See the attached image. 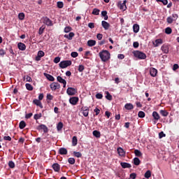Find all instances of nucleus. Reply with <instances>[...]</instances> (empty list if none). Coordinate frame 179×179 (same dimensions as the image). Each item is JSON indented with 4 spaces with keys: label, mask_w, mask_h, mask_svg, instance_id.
I'll use <instances>...</instances> for the list:
<instances>
[{
    "label": "nucleus",
    "mask_w": 179,
    "mask_h": 179,
    "mask_svg": "<svg viewBox=\"0 0 179 179\" xmlns=\"http://www.w3.org/2000/svg\"><path fill=\"white\" fill-rule=\"evenodd\" d=\"M99 57L102 62H107L110 59V52L103 50L99 52Z\"/></svg>",
    "instance_id": "1"
},
{
    "label": "nucleus",
    "mask_w": 179,
    "mask_h": 179,
    "mask_svg": "<svg viewBox=\"0 0 179 179\" xmlns=\"http://www.w3.org/2000/svg\"><path fill=\"white\" fill-rule=\"evenodd\" d=\"M134 57L138 58V59H146V54L139 50H136L134 52Z\"/></svg>",
    "instance_id": "2"
},
{
    "label": "nucleus",
    "mask_w": 179,
    "mask_h": 179,
    "mask_svg": "<svg viewBox=\"0 0 179 179\" xmlns=\"http://www.w3.org/2000/svg\"><path fill=\"white\" fill-rule=\"evenodd\" d=\"M59 65L61 69H64L65 68H68V66H71V65H72V62L71 60L62 61Z\"/></svg>",
    "instance_id": "3"
},
{
    "label": "nucleus",
    "mask_w": 179,
    "mask_h": 179,
    "mask_svg": "<svg viewBox=\"0 0 179 179\" xmlns=\"http://www.w3.org/2000/svg\"><path fill=\"white\" fill-rule=\"evenodd\" d=\"M117 6L120 10H127V0H124L123 3L119 1Z\"/></svg>",
    "instance_id": "4"
},
{
    "label": "nucleus",
    "mask_w": 179,
    "mask_h": 179,
    "mask_svg": "<svg viewBox=\"0 0 179 179\" xmlns=\"http://www.w3.org/2000/svg\"><path fill=\"white\" fill-rule=\"evenodd\" d=\"M50 87L51 90L55 92V90H58V89H61V85L58 83H52L50 85Z\"/></svg>",
    "instance_id": "5"
},
{
    "label": "nucleus",
    "mask_w": 179,
    "mask_h": 179,
    "mask_svg": "<svg viewBox=\"0 0 179 179\" xmlns=\"http://www.w3.org/2000/svg\"><path fill=\"white\" fill-rule=\"evenodd\" d=\"M66 93L69 96H75V94L77 93V91L76 89L73 87H69L66 90Z\"/></svg>",
    "instance_id": "6"
},
{
    "label": "nucleus",
    "mask_w": 179,
    "mask_h": 179,
    "mask_svg": "<svg viewBox=\"0 0 179 179\" xmlns=\"http://www.w3.org/2000/svg\"><path fill=\"white\" fill-rule=\"evenodd\" d=\"M78 101H79V98L78 96H73L69 99V103L70 104H72V106H76Z\"/></svg>",
    "instance_id": "7"
},
{
    "label": "nucleus",
    "mask_w": 179,
    "mask_h": 179,
    "mask_svg": "<svg viewBox=\"0 0 179 179\" xmlns=\"http://www.w3.org/2000/svg\"><path fill=\"white\" fill-rule=\"evenodd\" d=\"M45 55V53L43 50L38 52L37 56L36 57V61H41V58Z\"/></svg>",
    "instance_id": "8"
},
{
    "label": "nucleus",
    "mask_w": 179,
    "mask_h": 179,
    "mask_svg": "<svg viewBox=\"0 0 179 179\" xmlns=\"http://www.w3.org/2000/svg\"><path fill=\"white\" fill-rule=\"evenodd\" d=\"M43 22L44 24H46V26H52V21H51V20L48 17H43Z\"/></svg>",
    "instance_id": "9"
},
{
    "label": "nucleus",
    "mask_w": 179,
    "mask_h": 179,
    "mask_svg": "<svg viewBox=\"0 0 179 179\" xmlns=\"http://www.w3.org/2000/svg\"><path fill=\"white\" fill-rule=\"evenodd\" d=\"M81 111L84 117H87L89 115V108L87 106L83 107Z\"/></svg>",
    "instance_id": "10"
},
{
    "label": "nucleus",
    "mask_w": 179,
    "mask_h": 179,
    "mask_svg": "<svg viewBox=\"0 0 179 179\" xmlns=\"http://www.w3.org/2000/svg\"><path fill=\"white\" fill-rule=\"evenodd\" d=\"M150 75L152 77V78H155V76H157V69L151 67L150 69Z\"/></svg>",
    "instance_id": "11"
},
{
    "label": "nucleus",
    "mask_w": 179,
    "mask_h": 179,
    "mask_svg": "<svg viewBox=\"0 0 179 179\" xmlns=\"http://www.w3.org/2000/svg\"><path fill=\"white\" fill-rule=\"evenodd\" d=\"M57 82H59V83L63 84V87H66V80H65L61 76H57Z\"/></svg>",
    "instance_id": "12"
},
{
    "label": "nucleus",
    "mask_w": 179,
    "mask_h": 179,
    "mask_svg": "<svg viewBox=\"0 0 179 179\" xmlns=\"http://www.w3.org/2000/svg\"><path fill=\"white\" fill-rule=\"evenodd\" d=\"M52 167L54 171H55L56 173H59V171L61 170V166H59L58 163L53 164Z\"/></svg>",
    "instance_id": "13"
},
{
    "label": "nucleus",
    "mask_w": 179,
    "mask_h": 179,
    "mask_svg": "<svg viewBox=\"0 0 179 179\" xmlns=\"http://www.w3.org/2000/svg\"><path fill=\"white\" fill-rule=\"evenodd\" d=\"M38 129L40 130H43V132L47 133L48 132V127H47V126H45V124H41L38 127Z\"/></svg>",
    "instance_id": "14"
},
{
    "label": "nucleus",
    "mask_w": 179,
    "mask_h": 179,
    "mask_svg": "<svg viewBox=\"0 0 179 179\" xmlns=\"http://www.w3.org/2000/svg\"><path fill=\"white\" fill-rule=\"evenodd\" d=\"M17 48L20 51H24L26 50V45L22 42L18 43Z\"/></svg>",
    "instance_id": "15"
},
{
    "label": "nucleus",
    "mask_w": 179,
    "mask_h": 179,
    "mask_svg": "<svg viewBox=\"0 0 179 179\" xmlns=\"http://www.w3.org/2000/svg\"><path fill=\"white\" fill-rule=\"evenodd\" d=\"M44 76L46 77L48 80H50V82H54L55 80V78H54V76H51L50 74H48L47 73H44Z\"/></svg>",
    "instance_id": "16"
},
{
    "label": "nucleus",
    "mask_w": 179,
    "mask_h": 179,
    "mask_svg": "<svg viewBox=\"0 0 179 179\" xmlns=\"http://www.w3.org/2000/svg\"><path fill=\"white\" fill-rule=\"evenodd\" d=\"M33 103L38 107H40V108H43V103H41V101H40L38 99H34L33 101Z\"/></svg>",
    "instance_id": "17"
},
{
    "label": "nucleus",
    "mask_w": 179,
    "mask_h": 179,
    "mask_svg": "<svg viewBox=\"0 0 179 179\" xmlns=\"http://www.w3.org/2000/svg\"><path fill=\"white\" fill-rule=\"evenodd\" d=\"M120 165L122 167V169H131V167H132V166H131L130 164L127 162H121Z\"/></svg>",
    "instance_id": "18"
},
{
    "label": "nucleus",
    "mask_w": 179,
    "mask_h": 179,
    "mask_svg": "<svg viewBox=\"0 0 179 179\" xmlns=\"http://www.w3.org/2000/svg\"><path fill=\"white\" fill-rule=\"evenodd\" d=\"M161 50L164 54H169V45H163L161 48Z\"/></svg>",
    "instance_id": "19"
},
{
    "label": "nucleus",
    "mask_w": 179,
    "mask_h": 179,
    "mask_svg": "<svg viewBox=\"0 0 179 179\" xmlns=\"http://www.w3.org/2000/svg\"><path fill=\"white\" fill-rule=\"evenodd\" d=\"M117 152L119 156H121L122 157L125 156V152L124 151V149L121 148V147L117 148Z\"/></svg>",
    "instance_id": "20"
},
{
    "label": "nucleus",
    "mask_w": 179,
    "mask_h": 179,
    "mask_svg": "<svg viewBox=\"0 0 179 179\" xmlns=\"http://www.w3.org/2000/svg\"><path fill=\"white\" fill-rule=\"evenodd\" d=\"M101 24L105 30H108L110 28V24L106 21H102Z\"/></svg>",
    "instance_id": "21"
},
{
    "label": "nucleus",
    "mask_w": 179,
    "mask_h": 179,
    "mask_svg": "<svg viewBox=\"0 0 179 179\" xmlns=\"http://www.w3.org/2000/svg\"><path fill=\"white\" fill-rule=\"evenodd\" d=\"M152 117H153L154 120H155V121H159V120H160V115L156 111H154L152 113Z\"/></svg>",
    "instance_id": "22"
},
{
    "label": "nucleus",
    "mask_w": 179,
    "mask_h": 179,
    "mask_svg": "<svg viewBox=\"0 0 179 179\" xmlns=\"http://www.w3.org/2000/svg\"><path fill=\"white\" fill-rule=\"evenodd\" d=\"M59 155H68V150L65 148H61L59 150Z\"/></svg>",
    "instance_id": "23"
},
{
    "label": "nucleus",
    "mask_w": 179,
    "mask_h": 179,
    "mask_svg": "<svg viewBox=\"0 0 179 179\" xmlns=\"http://www.w3.org/2000/svg\"><path fill=\"white\" fill-rule=\"evenodd\" d=\"M75 36V34L73 32H70L69 34H65L64 37L65 38H68V40H72V38H73Z\"/></svg>",
    "instance_id": "24"
},
{
    "label": "nucleus",
    "mask_w": 179,
    "mask_h": 179,
    "mask_svg": "<svg viewBox=\"0 0 179 179\" xmlns=\"http://www.w3.org/2000/svg\"><path fill=\"white\" fill-rule=\"evenodd\" d=\"M160 44H163V40L161 38L155 40V42L154 43L155 47H159Z\"/></svg>",
    "instance_id": "25"
},
{
    "label": "nucleus",
    "mask_w": 179,
    "mask_h": 179,
    "mask_svg": "<svg viewBox=\"0 0 179 179\" xmlns=\"http://www.w3.org/2000/svg\"><path fill=\"white\" fill-rule=\"evenodd\" d=\"M133 31H134V33H138L139 32V24H134L133 25Z\"/></svg>",
    "instance_id": "26"
},
{
    "label": "nucleus",
    "mask_w": 179,
    "mask_h": 179,
    "mask_svg": "<svg viewBox=\"0 0 179 179\" xmlns=\"http://www.w3.org/2000/svg\"><path fill=\"white\" fill-rule=\"evenodd\" d=\"M124 108L126 110H134V105L132 103H126L124 105Z\"/></svg>",
    "instance_id": "27"
},
{
    "label": "nucleus",
    "mask_w": 179,
    "mask_h": 179,
    "mask_svg": "<svg viewBox=\"0 0 179 179\" xmlns=\"http://www.w3.org/2000/svg\"><path fill=\"white\" fill-rule=\"evenodd\" d=\"M133 162L134 166H139V164H141V159H139L138 157H135L133 159Z\"/></svg>",
    "instance_id": "28"
},
{
    "label": "nucleus",
    "mask_w": 179,
    "mask_h": 179,
    "mask_svg": "<svg viewBox=\"0 0 179 179\" xmlns=\"http://www.w3.org/2000/svg\"><path fill=\"white\" fill-rule=\"evenodd\" d=\"M76 145H78V137L74 136L72 138V146H76Z\"/></svg>",
    "instance_id": "29"
},
{
    "label": "nucleus",
    "mask_w": 179,
    "mask_h": 179,
    "mask_svg": "<svg viewBox=\"0 0 179 179\" xmlns=\"http://www.w3.org/2000/svg\"><path fill=\"white\" fill-rule=\"evenodd\" d=\"M87 45L89 47H93L94 45H96V41L94 40H90L87 41Z\"/></svg>",
    "instance_id": "30"
},
{
    "label": "nucleus",
    "mask_w": 179,
    "mask_h": 179,
    "mask_svg": "<svg viewBox=\"0 0 179 179\" xmlns=\"http://www.w3.org/2000/svg\"><path fill=\"white\" fill-rule=\"evenodd\" d=\"M62 128H64V123H62V122H60L57 125V131H62Z\"/></svg>",
    "instance_id": "31"
},
{
    "label": "nucleus",
    "mask_w": 179,
    "mask_h": 179,
    "mask_svg": "<svg viewBox=\"0 0 179 179\" xmlns=\"http://www.w3.org/2000/svg\"><path fill=\"white\" fill-rule=\"evenodd\" d=\"M92 134H93V136H95V138H100V136H101L100 131L97 130L94 131Z\"/></svg>",
    "instance_id": "32"
},
{
    "label": "nucleus",
    "mask_w": 179,
    "mask_h": 179,
    "mask_svg": "<svg viewBox=\"0 0 179 179\" xmlns=\"http://www.w3.org/2000/svg\"><path fill=\"white\" fill-rule=\"evenodd\" d=\"M134 155L137 157H142V152L139 150H135Z\"/></svg>",
    "instance_id": "33"
},
{
    "label": "nucleus",
    "mask_w": 179,
    "mask_h": 179,
    "mask_svg": "<svg viewBox=\"0 0 179 179\" xmlns=\"http://www.w3.org/2000/svg\"><path fill=\"white\" fill-rule=\"evenodd\" d=\"M19 127L20 129H24V128L26 127V122L24 121H21L20 122Z\"/></svg>",
    "instance_id": "34"
},
{
    "label": "nucleus",
    "mask_w": 179,
    "mask_h": 179,
    "mask_svg": "<svg viewBox=\"0 0 179 179\" xmlns=\"http://www.w3.org/2000/svg\"><path fill=\"white\" fill-rule=\"evenodd\" d=\"M101 16L104 17V20H107L108 19V15H107V11L106 10L101 12Z\"/></svg>",
    "instance_id": "35"
},
{
    "label": "nucleus",
    "mask_w": 179,
    "mask_h": 179,
    "mask_svg": "<svg viewBox=\"0 0 179 179\" xmlns=\"http://www.w3.org/2000/svg\"><path fill=\"white\" fill-rule=\"evenodd\" d=\"M160 114L163 117H167V115H169V112H167L166 110H160Z\"/></svg>",
    "instance_id": "36"
},
{
    "label": "nucleus",
    "mask_w": 179,
    "mask_h": 179,
    "mask_svg": "<svg viewBox=\"0 0 179 179\" xmlns=\"http://www.w3.org/2000/svg\"><path fill=\"white\" fill-rule=\"evenodd\" d=\"M150 177H152V172H150V171H147L145 173V178H150Z\"/></svg>",
    "instance_id": "37"
},
{
    "label": "nucleus",
    "mask_w": 179,
    "mask_h": 179,
    "mask_svg": "<svg viewBox=\"0 0 179 179\" xmlns=\"http://www.w3.org/2000/svg\"><path fill=\"white\" fill-rule=\"evenodd\" d=\"M165 33L166 34H171V33H173V29H171L170 27H166L165 29Z\"/></svg>",
    "instance_id": "38"
},
{
    "label": "nucleus",
    "mask_w": 179,
    "mask_h": 179,
    "mask_svg": "<svg viewBox=\"0 0 179 179\" xmlns=\"http://www.w3.org/2000/svg\"><path fill=\"white\" fill-rule=\"evenodd\" d=\"M166 22H167V23H169V24H171V23H173V22H174V20H173V17L169 16V17H167Z\"/></svg>",
    "instance_id": "39"
},
{
    "label": "nucleus",
    "mask_w": 179,
    "mask_h": 179,
    "mask_svg": "<svg viewBox=\"0 0 179 179\" xmlns=\"http://www.w3.org/2000/svg\"><path fill=\"white\" fill-rule=\"evenodd\" d=\"M106 99H107V100H113V96H111V94H110V92H106Z\"/></svg>",
    "instance_id": "40"
},
{
    "label": "nucleus",
    "mask_w": 179,
    "mask_h": 179,
    "mask_svg": "<svg viewBox=\"0 0 179 179\" xmlns=\"http://www.w3.org/2000/svg\"><path fill=\"white\" fill-rule=\"evenodd\" d=\"M100 13V10L97 9V8H94L93 11H92V15H98Z\"/></svg>",
    "instance_id": "41"
},
{
    "label": "nucleus",
    "mask_w": 179,
    "mask_h": 179,
    "mask_svg": "<svg viewBox=\"0 0 179 179\" xmlns=\"http://www.w3.org/2000/svg\"><path fill=\"white\" fill-rule=\"evenodd\" d=\"M18 18L20 20H24V14L23 13H19Z\"/></svg>",
    "instance_id": "42"
},
{
    "label": "nucleus",
    "mask_w": 179,
    "mask_h": 179,
    "mask_svg": "<svg viewBox=\"0 0 179 179\" xmlns=\"http://www.w3.org/2000/svg\"><path fill=\"white\" fill-rule=\"evenodd\" d=\"M85 71V66L83 64H80L78 66V71L83 72Z\"/></svg>",
    "instance_id": "43"
},
{
    "label": "nucleus",
    "mask_w": 179,
    "mask_h": 179,
    "mask_svg": "<svg viewBox=\"0 0 179 179\" xmlns=\"http://www.w3.org/2000/svg\"><path fill=\"white\" fill-rule=\"evenodd\" d=\"M138 115L139 118H145V112L139 111Z\"/></svg>",
    "instance_id": "44"
},
{
    "label": "nucleus",
    "mask_w": 179,
    "mask_h": 179,
    "mask_svg": "<svg viewBox=\"0 0 179 179\" xmlns=\"http://www.w3.org/2000/svg\"><path fill=\"white\" fill-rule=\"evenodd\" d=\"M73 155L76 157H82V153H80V152L74 151Z\"/></svg>",
    "instance_id": "45"
},
{
    "label": "nucleus",
    "mask_w": 179,
    "mask_h": 179,
    "mask_svg": "<svg viewBox=\"0 0 179 179\" xmlns=\"http://www.w3.org/2000/svg\"><path fill=\"white\" fill-rule=\"evenodd\" d=\"M57 8H59V9H62V8H64V3L62 1H58Z\"/></svg>",
    "instance_id": "46"
},
{
    "label": "nucleus",
    "mask_w": 179,
    "mask_h": 179,
    "mask_svg": "<svg viewBox=\"0 0 179 179\" xmlns=\"http://www.w3.org/2000/svg\"><path fill=\"white\" fill-rule=\"evenodd\" d=\"M8 166L10 169H15V162H13V161H10L8 162Z\"/></svg>",
    "instance_id": "47"
},
{
    "label": "nucleus",
    "mask_w": 179,
    "mask_h": 179,
    "mask_svg": "<svg viewBox=\"0 0 179 179\" xmlns=\"http://www.w3.org/2000/svg\"><path fill=\"white\" fill-rule=\"evenodd\" d=\"M25 86L27 90H30V91L33 90V86H31L29 83H27Z\"/></svg>",
    "instance_id": "48"
},
{
    "label": "nucleus",
    "mask_w": 179,
    "mask_h": 179,
    "mask_svg": "<svg viewBox=\"0 0 179 179\" xmlns=\"http://www.w3.org/2000/svg\"><path fill=\"white\" fill-rule=\"evenodd\" d=\"M61 61V57H57L54 59L53 62L55 64H58Z\"/></svg>",
    "instance_id": "49"
},
{
    "label": "nucleus",
    "mask_w": 179,
    "mask_h": 179,
    "mask_svg": "<svg viewBox=\"0 0 179 179\" xmlns=\"http://www.w3.org/2000/svg\"><path fill=\"white\" fill-rule=\"evenodd\" d=\"M157 2H162L163 5H167L169 1L167 0H156Z\"/></svg>",
    "instance_id": "50"
},
{
    "label": "nucleus",
    "mask_w": 179,
    "mask_h": 179,
    "mask_svg": "<svg viewBox=\"0 0 179 179\" xmlns=\"http://www.w3.org/2000/svg\"><path fill=\"white\" fill-rule=\"evenodd\" d=\"M78 55H79V54H78L77 52H72L71 53V56L73 57V58H76V57H78Z\"/></svg>",
    "instance_id": "51"
},
{
    "label": "nucleus",
    "mask_w": 179,
    "mask_h": 179,
    "mask_svg": "<svg viewBox=\"0 0 179 179\" xmlns=\"http://www.w3.org/2000/svg\"><path fill=\"white\" fill-rule=\"evenodd\" d=\"M71 30H72V28L71 27H66L64 28L65 33H69V31H71Z\"/></svg>",
    "instance_id": "52"
},
{
    "label": "nucleus",
    "mask_w": 179,
    "mask_h": 179,
    "mask_svg": "<svg viewBox=\"0 0 179 179\" xmlns=\"http://www.w3.org/2000/svg\"><path fill=\"white\" fill-rule=\"evenodd\" d=\"M68 162L69 164H73L75 163V159L74 158H69Z\"/></svg>",
    "instance_id": "53"
},
{
    "label": "nucleus",
    "mask_w": 179,
    "mask_h": 179,
    "mask_svg": "<svg viewBox=\"0 0 179 179\" xmlns=\"http://www.w3.org/2000/svg\"><path fill=\"white\" fill-rule=\"evenodd\" d=\"M41 117V113L40 114H35L34 116V120H40Z\"/></svg>",
    "instance_id": "54"
},
{
    "label": "nucleus",
    "mask_w": 179,
    "mask_h": 179,
    "mask_svg": "<svg viewBox=\"0 0 179 179\" xmlns=\"http://www.w3.org/2000/svg\"><path fill=\"white\" fill-rule=\"evenodd\" d=\"M52 99H54V96L52 95H51V94H47V99L48 100L51 101V100H52Z\"/></svg>",
    "instance_id": "55"
},
{
    "label": "nucleus",
    "mask_w": 179,
    "mask_h": 179,
    "mask_svg": "<svg viewBox=\"0 0 179 179\" xmlns=\"http://www.w3.org/2000/svg\"><path fill=\"white\" fill-rule=\"evenodd\" d=\"M164 136H166V134H165L163 131H161V132L159 134V139H162V138H164Z\"/></svg>",
    "instance_id": "56"
},
{
    "label": "nucleus",
    "mask_w": 179,
    "mask_h": 179,
    "mask_svg": "<svg viewBox=\"0 0 179 179\" xmlns=\"http://www.w3.org/2000/svg\"><path fill=\"white\" fill-rule=\"evenodd\" d=\"M96 99H103V94L101 93H98L96 94Z\"/></svg>",
    "instance_id": "57"
},
{
    "label": "nucleus",
    "mask_w": 179,
    "mask_h": 179,
    "mask_svg": "<svg viewBox=\"0 0 179 179\" xmlns=\"http://www.w3.org/2000/svg\"><path fill=\"white\" fill-rule=\"evenodd\" d=\"M3 140L4 141H12V138L10 137V136H5L4 137H3Z\"/></svg>",
    "instance_id": "58"
},
{
    "label": "nucleus",
    "mask_w": 179,
    "mask_h": 179,
    "mask_svg": "<svg viewBox=\"0 0 179 179\" xmlns=\"http://www.w3.org/2000/svg\"><path fill=\"white\" fill-rule=\"evenodd\" d=\"M94 113H95V115H99V114H100V109H99L98 108H96L94 110Z\"/></svg>",
    "instance_id": "59"
},
{
    "label": "nucleus",
    "mask_w": 179,
    "mask_h": 179,
    "mask_svg": "<svg viewBox=\"0 0 179 179\" xmlns=\"http://www.w3.org/2000/svg\"><path fill=\"white\" fill-rule=\"evenodd\" d=\"M5 54H6V52H5V50L3 49H1L0 50V55H1V57H3V55H5Z\"/></svg>",
    "instance_id": "60"
},
{
    "label": "nucleus",
    "mask_w": 179,
    "mask_h": 179,
    "mask_svg": "<svg viewBox=\"0 0 179 179\" xmlns=\"http://www.w3.org/2000/svg\"><path fill=\"white\" fill-rule=\"evenodd\" d=\"M88 27H90V29H94V23L93 22H90L88 24Z\"/></svg>",
    "instance_id": "61"
},
{
    "label": "nucleus",
    "mask_w": 179,
    "mask_h": 179,
    "mask_svg": "<svg viewBox=\"0 0 179 179\" xmlns=\"http://www.w3.org/2000/svg\"><path fill=\"white\" fill-rule=\"evenodd\" d=\"M44 27H41L39 29L38 34L41 35L43 33H44Z\"/></svg>",
    "instance_id": "62"
},
{
    "label": "nucleus",
    "mask_w": 179,
    "mask_h": 179,
    "mask_svg": "<svg viewBox=\"0 0 179 179\" xmlns=\"http://www.w3.org/2000/svg\"><path fill=\"white\" fill-rule=\"evenodd\" d=\"M130 178H131V179L136 178V174L135 173H131L130 174Z\"/></svg>",
    "instance_id": "63"
},
{
    "label": "nucleus",
    "mask_w": 179,
    "mask_h": 179,
    "mask_svg": "<svg viewBox=\"0 0 179 179\" xmlns=\"http://www.w3.org/2000/svg\"><path fill=\"white\" fill-rule=\"evenodd\" d=\"M178 68H179V66L177 64H175L173 67V71H177Z\"/></svg>",
    "instance_id": "64"
}]
</instances>
